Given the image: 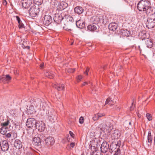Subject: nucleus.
I'll use <instances>...</instances> for the list:
<instances>
[{
	"label": "nucleus",
	"mask_w": 155,
	"mask_h": 155,
	"mask_svg": "<svg viewBox=\"0 0 155 155\" xmlns=\"http://www.w3.org/2000/svg\"><path fill=\"white\" fill-rule=\"evenodd\" d=\"M27 102L28 104L27 106L28 110L31 114H32L35 112L34 107H39L41 109L45 110L48 107L45 101L43 98L34 99L30 97Z\"/></svg>",
	"instance_id": "obj_1"
},
{
	"label": "nucleus",
	"mask_w": 155,
	"mask_h": 155,
	"mask_svg": "<svg viewBox=\"0 0 155 155\" xmlns=\"http://www.w3.org/2000/svg\"><path fill=\"white\" fill-rule=\"evenodd\" d=\"M149 5H150V4L148 0H141L138 3L137 8L139 11L144 12Z\"/></svg>",
	"instance_id": "obj_2"
},
{
	"label": "nucleus",
	"mask_w": 155,
	"mask_h": 155,
	"mask_svg": "<svg viewBox=\"0 0 155 155\" xmlns=\"http://www.w3.org/2000/svg\"><path fill=\"white\" fill-rule=\"evenodd\" d=\"M47 116L52 122H54L57 119V115L55 110L52 109L48 110L46 112Z\"/></svg>",
	"instance_id": "obj_3"
},
{
	"label": "nucleus",
	"mask_w": 155,
	"mask_h": 155,
	"mask_svg": "<svg viewBox=\"0 0 155 155\" xmlns=\"http://www.w3.org/2000/svg\"><path fill=\"white\" fill-rule=\"evenodd\" d=\"M29 12L31 16L35 17L38 15L39 12V9L38 8H37L35 6L33 5L31 7Z\"/></svg>",
	"instance_id": "obj_4"
},
{
	"label": "nucleus",
	"mask_w": 155,
	"mask_h": 155,
	"mask_svg": "<svg viewBox=\"0 0 155 155\" xmlns=\"http://www.w3.org/2000/svg\"><path fill=\"white\" fill-rule=\"evenodd\" d=\"M35 127L40 132L44 131L45 129V124L42 121H37Z\"/></svg>",
	"instance_id": "obj_5"
},
{
	"label": "nucleus",
	"mask_w": 155,
	"mask_h": 155,
	"mask_svg": "<svg viewBox=\"0 0 155 155\" xmlns=\"http://www.w3.org/2000/svg\"><path fill=\"white\" fill-rule=\"evenodd\" d=\"M37 121L33 118L28 119L26 122V126L28 128H31L33 126L35 127Z\"/></svg>",
	"instance_id": "obj_6"
},
{
	"label": "nucleus",
	"mask_w": 155,
	"mask_h": 155,
	"mask_svg": "<svg viewBox=\"0 0 155 155\" xmlns=\"http://www.w3.org/2000/svg\"><path fill=\"white\" fill-rule=\"evenodd\" d=\"M2 151H7L9 146L8 141L5 140H2L0 142V147Z\"/></svg>",
	"instance_id": "obj_7"
},
{
	"label": "nucleus",
	"mask_w": 155,
	"mask_h": 155,
	"mask_svg": "<svg viewBox=\"0 0 155 155\" xmlns=\"http://www.w3.org/2000/svg\"><path fill=\"white\" fill-rule=\"evenodd\" d=\"M120 141H118L117 142H113L111 144L110 147V150L112 151H114L120 150L119 148L120 147Z\"/></svg>",
	"instance_id": "obj_8"
},
{
	"label": "nucleus",
	"mask_w": 155,
	"mask_h": 155,
	"mask_svg": "<svg viewBox=\"0 0 155 155\" xmlns=\"http://www.w3.org/2000/svg\"><path fill=\"white\" fill-rule=\"evenodd\" d=\"M146 24L147 27L149 29L154 28L155 26V18H148Z\"/></svg>",
	"instance_id": "obj_9"
},
{
	"label": "nucleus",
	"mask_w": 155,
	"mask_h": 155,
	"mask_svg": "<svg viewBox=\"0 0 155 155\" xmlns=\"http://www.w3.org/2000/svg\"><path fill=\"white\" fill-rule=\"evenodd\" d=\"M144 11V12L147 15H151L155 14V8L153 7H151L150 5H149L148 6V7Z\"/></svg>",
	"instance_id": "obj_10"
},
{
	"label": "nucleus",
	"mask_w": 155,
	"mask_h": 155,
	"mask_svg": "<svg viewBox=\"0 0 155 155\" xmlns=\"http://www.w3.org/2000/svg\"><path fill=\"white\" fill-rule=\"evenodd\" d=\"M64 21H65L64 23L66 24L67 25H70L74 22V19L73 17L69 15H65L64 18Z\"/></svg>",
	"instance_id": "obj_11"
},
{
	"label": "nucleus",
	"mask_w": 155,
	"mask_h": 155,
	"mask_svg": "<svg viewBox=\"0 0 155 155\" xmlns=\"http://www.w3.org/2000/svg\"><path fill=\"white\" fill-rule=\"evenodd\" d=\"M120 136V132L118 130L116 129L112 131L111 138L112 140H117L118 139Z\"/></svg>",
	"instance_id": "obj_12"
},
{
	"label": "nucleus",
	"mask_w": 155,
	"mask_h": 155,
	"mask_svg": "<svg viewBox=\"0 0 155 155\" xmlns=\"http://www.w3.org/2000/svg\"><path fill=\"white\" fill-rule=\"evenodd\" d=\"M22 7L25 9L28 8L32 4L31 0H21Z\"/></svg>",
	"instance_id": "obj_13"
},
{
	"label": "nucleus",
	"mask_w": 155,
	"mask_h": 155,
	"mask_svg": "<svg viewBox=\"0 0 155 155\" xmlns=\"http://www.w3.org/2000/svg\"><path fill=\"white\" fill-rule=\"evenodd\" d=\"M109 144L107 142L104 141L101 144V151L103 153H105L109 149Z\"/></svg>",
	"instance_id": "obj_14"
},
{
	"label": "nucleus",
	"mask_w": 155,
	"mask_h": 155,
	"mask_svg": "<svg viewBox=\"0 0 155 155\" xmlns=\"http://www.w3.org/2000/svg\"><path fill=\"white\" fill-rule=\"evenodd\" d=\"M12 79L11 77L8 74L3 75L0 77V82L5 83V82H9Z\"/></svg>",
	"instance_id": "obj_15"
},
{
	"label": "nucleus",
	"mask_w": 155,
	"mask_h": 155,
	"mask_svg": "<svg viewBox=\"0 0 155 155\" xmlns=\"http://www.w3.org/2000/svg\"><path fill=\"white\" fill-rule=\"evenodd\" d=\"M52 21V18L51 16L49 15H45L44 17V23L46 26H48Z\"/></svg>",
	"instance_id": "obj_16"
},
{
	"label": "nucleus",
	"mask_w": 155,
	"mask_h": 155,
	"mask_svg": "<svg viewBox=\"0 0 155 155\" xmlns=\"http://www.w3.org/2000/svg\"><path fill=\"white\" fill-rule=\"evenodd\" d=\"M64 17H63L61 15L57 14L54 18V22L57 24H59L61 23L62 20L64 21Z\"/></svg>",
	"instance_id": "obj_17"
},
{
	"label": "nucleus",
	"mask_w": 155,
	"mask_h": 155,
	"mask_svg": "<svg viewBox=\"0 0 155 155\" xmlns=\"http://www.w3.org/2000/svg\"><path fill=\"white\" fill-rule=\"evenodd\" d=\"M32 143L35 146H39L41 145V139L39 137H35L32 140Z\"/></svg>",
	"instance_id": "obj_18"
},
{
	"label": "nucleus",
	"mask_w": 155,
	"mask_h": 155,
	"mask_svg": "<svg viewBox=\"0 0 155 155\" xmlns=\"http://www.w3.org/2000/svg\"><path fill=\"white\" fill-rule=\"evenodd\" d=\"M54 138L51 137H48L45 139V143L47 146L52 145L54 144Z\"/></svg>",
	"instance_id": "obj_19"
},
{
	"label": "nucleus",
	"mask_w": 155,
	"mask_h": 155,
	"mask_svg": "<svg viewBox=\"0 0 155 155\" xmlns=\"http://www.w3.org/2000/svg\"><path fill=\"white\" fill-rule=\"evenodd\" d=\"M145 41V43L147 47L149 48H151L153 46V42L152 39L146 38L144 39Z\"/></svg>",
	"instance_id": "obj_20"
},
{
	"label": "nucleus",
	"mask_w": 155,
	"mask_h": 155,
	"mask_svg": "<svg viewBox=\"0 0 155 155\" xmlns=\"http://www.w3.org/2000/svg\"><path fill=\"white\" fill-rule=\"evenodd\" d=\"M57 6L58 8L60 10H62L68 6L67 3L64 2H60L58 3Z\"/></svg>",
	"instance_id": "obj_21"
},
{
	"label": "nucleus",
	"mask_w": 155,
	"mask_h": 155,
	"mask_svg": "<svg viewBox=\"0 0 155 155\" xmlns=\"http://www.w3.org/2000/svg\"><path fill=\"white\" fill-rule=\"evenodd\" d=\"M14 147L18 149L21 148L22 146L21 142L18 139L15 140L14 142Z\"/></svg>",
	"instance_id": "obj_22"
},
{
	"label": "nucleus",
	"mask_w": 155,
	"mask_h": 155,
	"mask_svg": "<svg viewBox=\"0 0 155 155\" xmlns=\"http://www.w3.org/2000/svg\"><path fill=\"white\" fill-rule=\"evenodd\" d=\"M54 87L57 89L58 91H61L64 89V86L63 84H58L56 83L53 85Z\"/></svg>",
	"instance_id": "obj_23"
},
{
	"label": "nucleus",
	"mask_w": 155,
	"mask_h": 155,
	"mask_svg": "<svg viewBox=\"0 0 155 155\" xmlns=\"http://www.w3.org/2000/svg\"><path fill=\"white\" fill-rule=\"evenodd\" d=\"M76 24L77 27L80 28H83L85 27V23L83 21L79 20L76 21Z\"/></svg>",
	"instance_id": "obj_24"
},
{
	"label": "nucleus",
	"mask_w": 155,
	"mask_h": 155,
	"mask_svg": "<svg viewBox=\"0 0 155 155\" xmlns=\"http://www.w3.org/2000/svg\"><path fill=\"white\" fill-rule=\"evenodd\" d=\"M117 27V25L115 22L110 23L108 26L109 29L110 31H114L115 30Z\"/></svg>",
	"instance_id": "obj_25"
},
{
	"label": "nucleus",
	"mask_w": 155,
	"mask_h": 155,
	"mask_svg": "<svg viewBox=\"0 0 155 155\" xmlns=\"http://www.w3.org/2000/svg\"><path fill=\"white\" fill-rule=\"evenodd\" d=\"M74 11L75 13L80 14L83 12L84 9L82 7L77 6L74 8Z\"/></svg>",
	"instance_id": "obj_26"
},
{
	"label": "nucleus",
	"mask_w": 155,
	"mask_h": 155,
	"mask_svg": "<svg viewBox=\"0 0 155 155\" xmlns=\"http://www.w3.org/2000/svg\"><path fill=\"white\" fill-rule=\"evenodd\" d=\"M45 75L46 77L51 79L53 78L54 75L53 72L51 71H46L45 73Z\"/></svg>",
	"instance_id": "obj_27"
},
{
	"label": "nucleus",
	"mask_w": 155,
	"mask_h": 155,
	"mask_svg": "<svg viewBox=\"0 0 155 155\" xmlns=\"http://www.w3.org/2000/svg\"><path fill=\"white\" fill-rule=\"evenodd\" d=\"M87 28L88 30L91 31H94L97 29L96 26L94 24L89 25L87 26Z\"/></svg>",
	"instance_id": "obj_28"
},
{
	"label": "nucleus",
	"mask_w": 155,
	"mask_h": 155,
	"mask_svg": "<svg viewBox=\"0 0 155 155\" xmlns=\"http://www.w3.org/2000/svg\"><path fill=\"white\" fill-rule=\"evenodd\" d=\"M107 126L106 130V132L110 133L113 129V125L110 123H107Z\"/></svg>",
	"instance_id": "obj_29"
},
{
	"label": "nucleus",
	"mask_w": 155,
	"mask_h": 155,
	"mask_svg": "<svg viewBox=\"0 0 155 155\" xmlns=\"http://www.w3.org/2000/svg\"><path fill=\"white\" fill-rule=\"evenodd\" d=\"M152 138L151 136V132L150 131H149L148 136H147V140L148 143H147V144L148 146H149L151 145V143L152 141Z\"/></svg>",
	"instance_id": "obj_30"
},
{
	"label": "nucleus",
	"mask_w": 155,
	"mask_h": 155,
	"mask_svg": "<svg viewBox=\"0 0 155 155\" xmlns=\"http://www.w3.org/2000/svg\"><path fill=\"white\" fill-rule=\"evenodd\" d=\"M116 102L115 101L113 100L111 98L109 97L106 100L105 104H108L110 105H113Z\"/></svg>",
	"instance_id": "obj_31"
},
{
	"label": "nucleus",
	"mask_w": 155,
	"mask_h": 155,
	"mask_svg": "<svg viewBox=\"0 0 155 155\" xmlns=\"http://www.w3.org/2000/svg\"><path fill=\"white\" fill-rule=\"evenodd\" d=\"M7 128L2 126L0 129V133L3 135L5 134L7 132Z\"/></svg>",
	"instance_id": "obj_32"
},
{
	"label": "nucleus",
	"mask_w": 155,
	"mask_h": 155,
	"mask_svg": "<svg viewBox=\"0 0 155 155\" xmlns=\"http://www.w3.org/2000/svg\"><path fill=\"white\" fill-rule=\"evenodd\" d=\"M107 126V123L106 124L104 123H102L100 126L101 130L104 132L105 131Z\"/></svg>",
	"instance_id": "obj_33"
},
{
	"label": "nucleus",
	"mask_w": 155,
	"mask_h": 155,
	"mask_svg": "<svg viewBox=\"0 0 155 155\" xmlns=\"http://www.w3.org/2000/svg\"><path fill=\"white\" fill-rule=\"evenodd\" d=\"M121 32L123 36L128 37L129 36V32L127 30H123L121 31Z\"/></svg>",
	"instance_id": "obj_34"
},
{
	"label": "nucleus",
	"mask_w": 155,
	"mask_h": 155,
	"mask_svg": "<svg viewBox=\"0 0 155 155\" xmlns=\"http://www.w3.org/2000/svg\"><path fill=\"white\" fill-rule=\"evenodd\" d=\"M33 2L35 4L39 5L42 4L43 0H33Z\"/></svg>",
	"instance_id": "obj_35"
},
{
	"label": "nucleus",
	"mask_w": 155,
	"mask_h": 155,
	"mask_svg": "<svg viewBox=\"0 0 155 155\" xmlns=\"http://www.w3.org/2000/svg\"><path fill=\"white\" fill-rule=\"evenodd\" d=\"M98 140H94V143H93L92 144V145L91 146H93V147H95V149L97 148V147L99 146V143L98 142ZM92 142L93 143V141Z\"/></svg>",
	"instance_id": "obj_36"
},
{
	"label": "nucleus",
	"mask_w": 155,
	"mask_h": 155,
	"mask_svg": "<svg viewBox=\"0 0 155 155\" xmlns=\"http://www.w3.org/2000/svg\"><path fill=\"white\" fill-rule=\"evenodd\" d=\"M10 123L9 120H7L5 121L4 122L1 123V125L2 126L5 127L6 126H8Z\"/></svg>",
	"instance_id": "obj_37"
},
{
	"label": "nucleus",
	"mask_w": 155,
	"mask_h": 155,
	"mask_svg": "<svg viewBox=\"0 0 155 155\" xmlns=\"http://www.w3.org/2000/svg\"><path fill=\"white\" fill-rule=\"evenodd\" d=\"M146 33L145 31H142L140 32L139 33V35L140 36H142L143 38H146L145 37Z\"/></svg>",
	"instance_id": "obj_38"
},
{
	"label": "nucleus",
	"mask_w": 155,
	"mask_h": 155,
	"mask_svg": "<svg viewBox=\"0 0 155 155\" xmlns=\"http://www.w3.org/2000/svg\"><path fill=\"white\" fill-rule=\"evenodd\" d=\"M64 23V26H63V28L64 30H68V31H72V30L71 29L69 28L68 27H67L66 26L67 25H66V23Z\"/></svg>",
	"instance_id": "obj_39"
},
{
	"label": "nucleus",
	"mask_w": 155,
	"mask_h": 155,
	"mask_svg": "<svg viewBox=\"0 0 155 155\" xmlns=\"http://www.w3.org/2000/svg\"><path fill=\"white\" fill-rule=\"evenodd\" d=\"M21 44L23 46H24V47H25V48H26L27 49H29L30 48V46H26L25 45V43L24 41V40L23 41L22 40H21Z\"/></svg>",
	"instance_id": "obj_40"
},
{
	"label": "nucleus",
	"mask_w": 155,
	"mask_h": 155,
	"mask_svg": "<svg viewBox=\"0 0 155 155\" xmlns=\"http://www.w3.org/2000/svg\"><path fill=\"white\" fill-rule=\"evenodd\" d=\"M91 155H101L99 152H97L96 150L94 151L91 154Z\"/></svg>",
	"instance_id": "obj_41"
},
{
	"label": "nucleus",
	"mask_w": 155,
	"mask_h": 155,
	"mask_svg": "<svg viewBox=\"0 0 155 155\" xmlns=\"http://www.w3.org/2000/svg\"><path fill=\"white\" fill-rule=\"evenodd\" d=\"M146 116L147 118L149 120H152V117L151 115L149 113H147L146 114Z\"/></svg>",
	"instance_id": "obj_42"
},
{
	"label": "nucleus",
	"mask_w": 155,
	"mask_h": 155,
	"mask_svg": "<svg viewBox=\"0 0 155 155\" xmlns=\"http://www.w3.org/2000/svg\"><path fill=\"white\" fill-rule=\"evenodd\" d=\"M93 120L94 121H96L99 118L98 117V116L97 114H95L92 118Z\"/></svg>",
	"instance_id": "obj_43"
},
{
	"label": "nucleus",
	"mask_w": 155,
	"mask_h": 155,
	"mask_svg": "<svg viewBox=\"0 0 155 155\" xmlns=\"http://www.w3.org/2000/svg\"><path fill=\"white\" fill-rule=\"evenodd\" d=\"M52 2L54 4V5H57L58 3L60 2V0H52Z\"/></svg>",
	"instance_id": "obj_44"
},
{
	"label": "nucleus",
	"mask_w": 155,
	"mask_h": 155,
	"mask_svg": "<svg viewBox=\"0 0 155 155\" xmlns=\"http://www.w3.org/2000/svg\"><path fill=\"white\" fill-rule=\"evenodd\" d=\"M18 27L19 28H22L24 27V25L22 22L18 23Z\"/></svg>",
	"instance_id": "obj_45"
},
{
	"label": "nucleus",
	"mask_w": 155,
	"mask_h": 155,
	"mask_svg": "<svg viewBox=\"0 0 155 155\" xmlns=\"http://www.w3.org/2000/svg\"><path fill=\"white\" fill-rule=\"evenodd\" d=\"M82 76L81 75H79L77 77V79L78 81V82L80 81L81 79H82Z\"/></svg>",
	"instance_id": "obj_46"
},
{
	"label": "nucleus",
	"mask_w": 155,
	"mask_h": 155,
	"mask_svg": "<svg viewBox=\"0 0 155 155\" xmlns=\"http://www.w3.org/2000/svg\"><path fill=\"white\" fill-rule=\"evenodd\" d=\"M97 114L99 118L102 117L104 116L105 115V114H104L101 113H98Z\"/></svg>",
	"instance_id": "obj_47"
},
{
	"label": "nucleus",
	"mask_w": 155,
	"mask_h": 155,
	"mask_svg": "<svg viewBox=\"0 0 155 155\" xmlns=\"http://www.w3.org/2000/svg\"><path fill=\"white\" fill-rule=\"evenodd\" d=\"M84 122V118L83 117H81L79 119V123L81 124H82Z\"/></svg>",
	"instance_id": "obj_48"
},
{
	"label": "nucleus",
	"mask_w": 155,
	"mask_h": 155,
	"mask_svg": "<svg viewBox=\"0 0 155 155\" xmlns=\"http://www.w3.org/2000/svg\"><path fill=\"white\" fill-rule=\"evenodd\" d=\"M5 134V137L7 138H9L11 136V134L10 133H8Z\"/></svg>",
	"instance_id": "obj_49"
},
{
	"label": "nucleus",
	"mask_w": 155,
	"mask_h": 155,
	"mask_svg": "<svg viewBox=\"0 0 155 155\" xmlns=\"http://www.w3.org/2000/svg\"><path fill=\"white\" fill-rule=\"evenodd\" d=\"M16 20L17 21L18 23H20L21 22V21L20 20V19L18 16H16Z\"/></svg>",
	"instance_id": "obj_50"
},
{
	"label": "nucleus",
	"mask_w": 155,
	"mask_h": 155,
	"mask_svg": "<svg viewBox=\"0 0 155 155\" xmlns=\"http://www.w3.org/2000/svg\"><path fill=\"white\" fill-rule=\"evenodd\" d=\"M26 155H35L34 152H28Z\"/></svg>",
	"instance_id": "obj_51"
},
{
	"label": "nucleus",
	"mask_w": 155,
	"mask_h": 155,
	"mask_svg": "<svg viewBox=\"0 0 155 155\" xmlns=\"http://www.w3.org/2000/svg\"><path fill=\"white\" fill-rule=\"evenodd\" d=\"M75 71V68H71L69 69L68 72L71 73L74 72Z\"/></svg>",
	"instance_id": "obj_52"
},
{
	"label": "nucleus",
	"mask_w": 155,
	"mask_h": 155,
	"mask_svg": "<svg viewBox=\"0 0 155 155\" xmlns=\"http://www.w3.org/2000/svg\"><path fill=\"white\" fill-rule=\"evenodd\" d=\"M120 150H118L117 151H115L114 152L115 153L114 154V155H119L120 153Z\"/></svg>",
	"instance_id": "obj_53"
},
{
	"label": "nucleus",
	"mask_w": 155,
	"mask_h": 155,
	"mask_svg": "<svg viewBox=\"0 0 155 155\" xmlns=\"http://www.w3.org/2000/svg\"><path fill=\"white\" fill-rule=\"evenodd\" d=\"M75 143H71L70 144V147L72 148H73L75 146Z\"/></svg>",
	"instance_id": "obj_54"
},
{
	"label": "nucleus",
	"mask_w": 155,
	"mask_h": 155,
	"mask_svg": "<svg viewBox=\"0 0 155 155\" xmlns=\"http://www.w3.org/2000/svg\"><path fill=\"white\" fill-rule=\"evenodd\" d=\"M89 70V69L88 68H87L84 73L87 75H88V73Z\"/></svg>",
	"instance_id": "obj_55"
},
{
	"label": "nucleus",
	"mask_w": 155,
	"mask_h": 155,
	"mask_svg": "<svg viewBox=\"0 0 155 155\" xmlns=\"http://www.w3.org/2000/svg\"><path fill=\"white\" fill-rule=\"evenodd\" d=\"M69 134L72 137H74V135L71 131H69Z\"/></svg>",
	"instance_id": "obj_56"
},
{
	"label": "nucleus",
	"mask_w": 155,
	"mask_h": 155,
	"mask_svg": "<svg viewBox=\"0 0 155 155\" xmlns=\"http://www.w3.org/2000/svg\"><path fill=\"white\" fill-rule=\"evenodd\" d=\"M92 93H94V91H96V90L95 89V87H92Z\"/></svg>",
	"instance_id": "obj_57"
},
{
	"label": "nucleus",
	"mask_w": 155,
	"mask_h": 155,
	"mask_svg": "<svg viewBox=\"0 0 155 155\" xmlns=\"http://www.w3.org/2000/svg\"><path fill=\"white\" fill-rule=\"evenodd\" d=\"M133 103H132V106H131L130 107V110H133L134 108V107L133 106Z\"/></svg>",
	"instance_id": "obj_58"
},
{
	"label": "nucleus",
	"mask_w": 155,
	"mask_h": 155,
	"mask_svg": "<svg viewBox=\"0 0 155 155\" xmlns=\"http://www.w3.org/2000/svg\"><path fill=\"white\" fill-rule=\"evenodd\" d=\"M44 66V64L43 63H41L40 65V67L41 68H43Z\"/></svg>",
	"instance_id": "obj_59"
},
{
	"label": "nucleus",
	"mask_w": 155,
	"mask_h": 155,
	"mask_svg": "<svg viewBox=\"0 0 155 155\" xmlns=\"http://www.w3.org/2000/svg\"><path fill=\"white\" fill-rule=\"evenodd\" d=\"M14 73L15 74H18V71L17 70L14 71Z\"/></svg>",
	"instance_id": "obj_60"
},
{
	"label": "nucleus",
	"mask_w": 155,
	"mask_h": 155,
	"mask_svg": "<svg viewBox=\"0 0 155 155\" xmlns=\"http://www.w3.org/2000/svg\"><path fill=\"white\" fill-rule=\"evenodd\" d=\"M7 4V2H6V0H5L4 1V2H3V4L5 5H6Z\"/></svg>",
	"instance_id": "obj_61"
},
{
	"label": "nucleus",
	"mask_w": 155,
	"mask_h": 155,
	"mask_svg": "<svg viewBox=\"0 0 155 155\" xmlns=\"http://www.w3.org/2000/svg\"><path fill=\"white\" fill-rule=\"evenodd\" d=\"M87 82H84V83H83L82 84V85L83 86H84V85H85L86 84H87Z\"/></svg>",
	"instance_id": "obj_62"
},
{
	"label": "nucleus",
	"mask_w": 155,
	"mask_h": 155,
	"mask_svg": "<svg viewBox=\"0 0 155 155\" xmlns=\"http://www.w3.org/2000/svg\"><path fill=\"white\" fill-rule=\"evenodd\" d=\"M138 48H139V50H140V52H141V49H140V46H138Z\"/></svg>",
	"instance_id": "obj_63"
},
{
	"label": "nucleus",
	"mask_w": 155,
	"mask_h": 155,
	"mask_svg": "<svg viewBox=\"0 0 155 155\" xmlns=\"http://www.w3.org/2000/svg\"><path fill=\"white\" fill-rule=\"evenodd\" d=\"M154 144L155 145V136L154 138Z\"/></svg>",
	"instance_id": "obj_64"
}]
</instances>
